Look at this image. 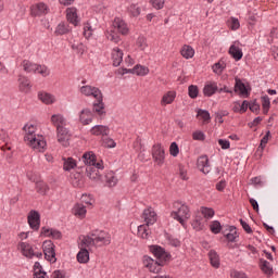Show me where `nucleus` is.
Wrapping results in <instances>:
<instances>
[{"mask_svg":"<svg viewBox=\"0 0 278 278\" xmlns=\"http://www.w3.org/2000/svg\"><path fill=\"white\" fill-rule=\"evenodd\" d=\"M179 177L184 181H188V170L186 167H184V165H179Z\"/></svg>","mask_w":278,"mask_h":278,"instance_id":"59","label":"nucleus"},{"mask_svg":"<svg viewBox=\"0 0 278 278\" xmlns=\"http://www.w3.org/2000/svg\"><path fill=\"white\" fill-rule=\"evenodd\" d=\"M249 110H251L253 114H260V104L257 102H253L250 104Z\"/></svg>","mask_w":278,"mask_h":278,"instance_id":"64","label":"nucleus"},{"mask_svg":"<svg viewBox=\"0 0 278 278\" xmlns=\"http://www.w3.org/2000/svg\"><path fill=\"white\" fill-rule=\"evenodd\" d=\"M101 142H102V147H104L105 149H115V147H116V141H114V139H112L108 136L102 137Z\"/></svg>","mask_w":278,"mask_h":278,"instance_id":"44","label":"nucleus"},{"mask_svg":"<svg viewBox=\"0 0 278 278\" xmlns=\"http://www.w3.org/2000/svg\"><path fill=\"white\" fill-rule=\"evenodd\" d=\"M228 27L232 31H237V29H240V21L237 17H230L228 20Z\"/></svg>","mask_w":278,"mask_h":278,"instance_id":"50","label":"nucleus"},{"mask_svg":"<svg viewBox=\"0 0 278 278\" xmlns=\"http://www.w3.org/2000/svg\"><path fill=\"white\" fill-rule=\"evenodd\" d=\"M91 136H101V138H105L110 136V127L105 125H96L90 129Z\"/></svg>","mask_w":278,"mask_h":278,"instance_id":"21","label":"nucleus"},{"mask_svg":"<svg viewBox=\"0 0 278 278\" xmlns=\"http://www.w3.org/2000/svg\"><path fill=\"white\" fill-rule=\"evenodd\" d=\"M41 236H43V238H52L53 240H60V238H62V232L58 229L42 227Z\"/></svg>","mask_w":278,"mask_h":278,"instance_id":"24","label":"nucleus"},{"mask_svg":"<svg viewBox=\"0 0 278 278\" xmlns=\"http://www.w3.org/2000/svg\"><path fill=\"white\" fill-rule=\"evenodd\" d=\"M149 251L161 265L166 266V263L170 262V253L166 252L164 248L160 245H150Z\"/></svg>","mask_w":278,"mask_h":278,"instance_id":"6","label":"nucleus"},{"mask_svg":"<svg viewBox=\"0 0 278 278\" xmlns=\"http://www.w3.org/2000/svg\"><path fill=\"white\" fill-rule=\"evenodd\" d=\"M105 38L115 45L121 42V36H129V25L125 20L115 17L112 25L104 33Z\"/></svg>","mask_w":278,"mask_h":278,"instance_id":"3","label":"nucleus"},{"mask_svg":"<svg viewBox=\"0 0 278 278\" xmlns=\"http://www.w3.org/2000/svg\"><path fill=\"white\" fill-rule=\"evenodd\" d=\"M17 81H18L20 92H24L25 94H27V92L31 90V81L26 76H23V75L18 76Z\"/></svg>","mask_w":278,"mask_h":278,"instance_id":"26","label":"nucleus"},{"mask_svg":"<svg viewBox=\"0 0 278 278\" xmlns=\"http://www.w3.org/2000/svg\"><path fill=\"white\" fill-rule=\"evenodd\" d=\"M83 162L87 165L86 176L91 179V181H96V184H98V181L101 180L100 170L105 168L103 160L97 159V154H94L92 151H89L83 154Z\"/></svg>","mask_w":278,"mask_h":278,"instance_id":"2","label":"nucleus"},{"mask_svg":"<svg viewBox=\"0 0 278 278\" xmlns=\"http://www.w3.org/2000/svg\"><path fill=\"white\" fill-rule=\"evenodd\" d=\"M142 264L144 268L149 270V273H153L154 275L162 273V266H164L160 261H155L149 255H144L142 257Z\"/></svg>","mask_w":278,"mask_h":278,"instance_id":"9","label":"nucleus"},{"mask_svg":"<svg viewBox=\"0 0 278 278\" xmlns=\"http://www.w3.org/2000/svg\"><path fill=\"white\" fill-rule=\"evenodd\" d=\"M188 94H189L190 99H197V97H199V87L197 85L189 86Z\"/></svg>","mask_w":278,"mask_h":278,"instance_id":"54","label":"nucleus"},{"mask_svg":"<svg viewBox=\"0 0 278 278\" xmlns=\"http://www.w3.org/2000/svg\"><path fill=\"white\" fill-rule=\"evenodd\" d=\"M70 31H71V27L64 22H61L54 30V36H64Z\"/></svg>","mask_w":278,"mask_h":278,"instance_id":"37","label":"nucleus"},{"mask_svg":"<svg viewBox=\"0 0 278 278\" xmlns=\"http://www.w3.org/2000/svg\"><path fill=\"white\" fill-rule=\"evenodd\" d=\"M25 143L34 151H37V153H45L47 151V140H45L42 135H36L31 139L26 140Z\"/></svg>","mask_w":278,"mask_h":278,"instance_id":"5","label":"nucleus"},{"mask_svg":"<svg viewBox=\"0 0 278 278\" xmlns=\"http://www.w3.org/2000/svg\"><path fill=\"white\" fill-rule=\"evenodd\" d=\"M228 53H229V55H231V58H233V60H236V62L240 61V59L243 55L242 49L240 48V42L235 41L230 46Z\"/></svg>","mask_w":278,"mask_h":278,"instance_id":"27","label":"nucleus"},{"mask_svg":"<svg viewBox=\"0 0 278 278\" xmlns=\"http://www.w3.org/2000/svg\"><path fill=\"white\" fill-rule=\"evenodd\" d=\"M72 213L74 216H77V218H86L88 211L86 210V205L77 203L72 208Z\"/></svg>","mask_w":278,"mask_h":278,"instance_id":"30","label":"nucleus"},{"mask_svg":"<svg viewBox=\"0 0 278 278\" xmlns=\"http://www.w3.org/2000/svg\"><path fill=\"white\" fill-rule=\"evenodd\" d=\"M223 229V226L220 225V222L218 220H213L210 225V230L212 233H220V230Z\"/></svg>","mask_w":278,"mask_h":278,"instance_id":"53","label":"nucleus"},{"mask_svg":"<svg viewBox=\"0 0 278 278\" xmlns=\"http://www.w3.org/2000/svg\"><path fill=\"white\" fill-rule=\"evenodd\" d=\"M127 12L130 16H140V8L138 7V4L132 3L127 8Z\"/></svg>","mask_w":278,"mask_h":278,"instance_id":"49","label":"nucleus"},{"mask_svg":"<svg viewBox=\"0 0 278 278\" xmlns=\"http://www.w3.org/2000/svg\"><path fill=\"white\" fill-rule=\"evenodd\" d=\"M28 225L34 231L40 229V213L37 211H30L27 216Z\"/></svg>","mask_w":278,"mask_h":278,"instance_id":"16","label":"nucleus"},{"mask_svg":"<svg viewBox=\"0 0 278 278\" xmlns=\"http://www.w3.org/2000/svg\"><path fill=\"white\" fill-rule=\"evenodd\" d=\"M269 138H270V130H268L266 132V135L261 139V143L258 146L257 151H261V153H262V151H264V149H266V144H268Z\"/></svg>","mask_w":278,"mask_h":278,"instance_id":"52","label":"nucleus"},{"mask_svg":"<svg viewBox=\"0 0 278 278\" xmlns=\"http://www.w3.org/2000/svg\"><path fill=\"white\" fill-rule=\"evenodd\" d=\"M94 119V113L92 110L85 108L78 113V121L81 125H90Z\"/></svg>","mask_w":278,"mask_h":278,"instance_id":"15","label":"nucleus"},{"mask_svg":"<svg viewBox=\"0 0 278 278\" xmlns=\"http://www.w3.org/2000/svg\"><path fill=\"white\" fill-rule=\"evenodd\" d=\"M112 244V236L103 230H93L87 236H83L79 243V252L76 260L79 264H88L90 262V252L88 249H98V247H108Z\"/></svg>","mask_w":278,"mask_h":278,"instance_id":"1","label":"nucleus"},{"mask_svg":"<svg viewBox=\"0 0 278 278\" xmlns=\"http://www.w3.org/2000/svg\"><path fill=\"white\" fill-rule=\"evenodd\" d=\"M170 216L184 226L187 220H190V206L181 201H176L173 203Z\"/></svg>","mask_w":278,"mask_h":278,"instance_id":"4","label":"nucleus"},{"mask_svg":"<svg viewBox=\"0 0 278 278\" xmlns=\"http://www.w3.org/2000/svg\"><path fill=\"white\" fill-rule=\"evenodd\" d=\"M152 160L156 166H164V162H166V150L162 143H155L152 147Z\"/></svg>","mask_w":278,"mask_h":278,"instance_id":"7","label":"nucleus"},{"mask_svg":"<svg viewBox=\"0 0 278 278\" xmlns=\"http://www.w3.org/2000/svg\"><path fill=\"white\" fill-rule=\"evenodd\" d=\"M66 18L68 23L77 27L79 25V15H77V9L75 8H67L66 9Z\"/></svg>","mask_w":278,"mask_h":278,"instance_id":"28","label":"nucleus"},{"mask_svg":"<svg viewBox=\"0 0 278 278\" xmlns=\"http://www.w3.org/2000/svg\"><path fill=\"white\" fill-rule=\"evenodd\" d=\"M260 268L264 273V275H273V266L268 263V261L264 258L260 260Z\"/></svg>","mask_w":278,"mask_h":278,"instance_id":"40","label":"nucleus"},{"mask_svg":"<svg viewBox=\"0 0 278 278\" xmlns=\"http://www.w3.org/2000/svg\"><path fill=\"white\" fill-rule=\"evenodd\" d=\"M35 74L41 75V77H49L51 75V70L47 65L37 64L35 68Z\"/></svg>","mask_w":278,"mask_h":278,"instance_id":"42","label":"nucleus"},{"mask_svg":"<svg viewBox=\"0 0 278 278\" xmlns=\"http://www.w3.org/2000/svg\"><path fill=\"white\" fill-rule=\"evenodd\" d=\"M77 168V161L73 157H63V170L71 172Z\"/></svg>","mask_w":278,"mask_h":278,"instance_id":"33","label":"nucleus"},{"mask_svg":"<svg viewBox=\"0 0 278 278\" xmlns=\"http://www.w3.org/2000/svg\"><path fill=\"white\" fill-rule=\"evenodd\" d=\"M235 81V92H239V94H242L243 97L249 94V91L247 90V85L242 83V79L236 77Z\"/></svg>","mask_w":278,"mask_h":278,"instance_id":"35","label":"nucleus"},{"mask_svg":"<svg viewBox=\"0 0 278 278\" xmlns=\"http://www.w3.org/2000/svg\"><path fill=\"white\" fill-rule=\"evenodd\" d=\"M39 101L43 102L46 105H51L55 103V96L47 92H39L38 93Z\"/></svg>","mask_w":278,"mask_h":278,"instance_id":"32","label":"nucleus"},{"mask_svg":"<svg viewBox=\"0 0 278 278\" xmlns=\"http://www.w3.org/2000/svg\"><path fill=\"white\" fill-rule=\"evenodd\" d=\"M218 92V83L216 81H206L203 88L204 97H214Z\"/></svg>","mask_w":278,"mask_h":278,"instance_id":"23","label":"nucleus"},{"mask_svg":"<svg viewBox=\"0 0 278 278\" xmlns=\"http://www.w3.org/2000/svg\"><path fill=\"white\" fill-rule=\"evenodd\" d=\"M31 16H45V14H49V7L45 4V2H38L30 7Z\"/></svg>","mask_w":278,"mask_h":278,"instance_id":"17","label":"nucleus"},{"mask_svg":"<svg viewBox=\"0 0 278 278\" xmlns=\"http://www.w3.org/2000/svg\"><path fill=\"white\" fill-rule=\"evenodd\" d=\"M80 94L83 97H89L90 99H101L103 93L101 92V89L94 86L85 85L79 88Z\"/></svg>","mask_w":278,"mask_h":278,"instance_id":"10","label":"nucleus"},{"mask_svg":"<svg viewBox=\"0 0 278 278\" xmlns=\"http://www.w3.org/2000/svg\"><path fill=\"white\" fill-rule=\"evenodd\" d=\"M42 249H43V254L45 257L48 262H52L55 263L56 258H55V245L53 244L52 241H45L42 244Z\"/></svg>","mask_w":278,"mask_h":278,"instance_id":"12","label":"nucleus"},{"mask_svg":"<svg viewBox=\"0 0 278 278\" xmlns=\"http://www.w3.org/2000/svg\"><path fill=\"white\" fill-rule=\"evenodd\" d=\"M105 178H106V186H109V188H114V186L118 184V178H116V176L112 172L108 173Z\"/></svg>","mask_w":278,"mask_h":278,"instance_id":"45","label":"nucleus"},{"mask_svg":"<svg viewBox=\"0 0 278 278\" xmlns=\"http://www.w3.org/2000/svg\"><path fill=\"white\" fill-rule=\"evenodd\" d=\"M138 49H140L141 51H144V49H147V47H149V45L147 43V39L144 37H138L137 42H136Z\"/></svg>","mask_w":278,"mask_h":278,"instance_id":"56","label":"nucleus"},{"mask_svg":"<svg viewBox=\"0 0 278 278\" xmlns=\"http://www.w3.org/2000/svg\"><path fill=\"white\" fill-rule=\"evenodd\" d=\"M149 225L143 224L138 226V238H141L142 240H149V236H151V231L149 230Z\"/></svg>","mask_w":278,"mask_h":278,"instance_id":"34","label":"nucleus"},{"mask_svg":"<svg viewBox=\"0 0 278 278\" xmlns=\"http://www.w3.org/2000/svg\"><path fill=\"white\" fill-rule=\"evenodd\" d=\"M51 278H66V271L56 269L52 273Z\"/></svg>","mask_w":278,"mask_h":278,"instance_id":"60","label":"nucleus"},{"mask_svg":"<svg viewBox=\"0 0 278 278\" xmlns=\"http://www.w3.org/2000/svg\"><path fill=\"white\" fill-rule=\"evenodd\" d=\"M208 260H210L211 266H213V268H220V256L218 255V253L215 250H211L208 252Z\"/></svg>","mask_w":278,"mask_h":278,"instance_id":"31","label":"nucleus"},{"mask_svg":"<svg viewBox=\"0 0 278 278\" xmlns=\"http://www.w3.org/2000/svg\"><path fill=\"white\" fill-rule=\"evenodd\" d=\"M200 214H202V216H203V218H205V220H210V219L214 218L216 212L212 207L202 206V207H200Z\"/></svg>","mask_w":278,"mask_h":278,"instance_id":"38","label":"nucleus"},{"mask_svg":"<svg viewBox=\"0 0 278 278\" xmlns=\"http://www.w3.org/2000/svg\"><path fill=\"white\" fill-rule=\"evenodd\" d=\"M141 218L148 226L155 225L157 223V213L154 207L149 206L143 210Z\"/></svg>","mask_w":278,"mask_h":278,"instance_id":"11","label":"nucleus"},{"mask_svg":"<svg viewBox=\"0 0 278 278\" xmlns=\"http://www.w3.org/2000/svg\"><path fill=\"white\" fill-rule=\"evenodd\" d=\"M225 62L219 61L212 66L213 73H215L216 75H223V71H225Z\"/></svg>","mask_w":278,"mask_h":278,"instance_id":"51","label":"nucleus"},{"mask_svg":"<svg viewBox=\"0 0 278 278\" xmlns=\"http://www.w3.org/2000/svg\"><path fill=\"white\" fill-rule=\"evenodd\" d=\"M17 249L18 251H21L22 255H24V257H35V255L37 257H42V253L36 254L34 252V247H31V244L27 243V242H20L17 244Z\"/></svg>","mask_w":278,"mask_h":278,"instance_id":"13","label":"nucleus"},{"mask_svg":"<svg viewBox=\"0 0 278 278\" xmlns=\"http://www.w3.org/2000/svg\"><path fill=\"white\" fill-rule=\"evenodd\" d=\"M56 138L60 144H62L63 147H68V140H71V132H68V129L66 127L59 128L56 130Z\"/></svg>","mask_w":278,"mask_h":278,"instance_id":"20","label":"nucleus"},{"mask_svg":"<svg viewBox=\"0 0 278 278\" xmlns=\"http://www.w3.org/2000/svg\"><path fill=\"white\" fill-rule=\"evenodd\" d=\"M198 116H200V118H202V121L204 122V123H208L210 121H211V116H210V112L208 111H206V110H199L198 111Z\"/></svg>","mask_w":278,"mask_h":278,"instance_id":"55","label":"nucleus"},{"mask_svg":"<svg viewBox=\"0 0 278 278\" xmlns=\"http://www.w3.org/2000/svg\"><path fill=\"white\" fill-rule=\"evenodd\" d=\"M51 123L52 125L58 129H62L68 125V121H66V117L62 114H54L51 116Z\"/></svg>","mask_w":278,"mask_h":278,"instance_id":"22","label":"nucleus"},{"mask_svg":"<svg viewBox=\"0 0 278 278\" xmlns=\"http://www.w3.org/2000/svg\"><path fill=\"white\" fill-rule=\"evenodd\" d=\"M92 112L93 114H97L99 118H105L106 112L105 103L103 102V96H100V98H96V101L92 103Z\"/></svg>","mask_w":278,"mask_h":278,"instance_id":"14","label":"nucleus"},{"mask_svg":"<svg viewBox=\"0 0 278 278\" xmlns=\"http://www.w3.org/2000/svg\"><path fill=\"white\" fill-rule=\"evenodd\" d=\"M205 223L206 220H204L203 217L197 216L192 223V227L193 229H195V231H203V228L205 227Z\"/></svg>","mask_w":278,"mask_h":278,"instance_id":"43","label":"nucleus"},{"mask_svg":"<svg viewBox=\"0 0 278 278\" xmlns=\"http://www.w3.org/2000/svg\"><path fill=\"white\" fill-rule=\"evenodd\" d=\"M151 5L154 10H162L164 8V0H150Z\"/></svg>","mask_w":278,"mask_h":278,"instance_id":"58","label":"nucleus"},{"mask_svg":"<svg viewBox=\"0 0 278 278\" xmlns=\"http://www.w3.org/2000/svg\"><path fill=\"white\" fill-rule=\"evenodd\" d=\"M261 101H262L263 114H268L270 110V98H268V96H263L261 98Z\"/></svg>","mask_w":278,"mask_h":278,"instance_id":"48","label":"nucleus"},{"mask_svg":"<svg viewBox=\"0 0 278 278\" xmlns=\"http://www.w3.org/2000/svg\"><path fill=\"white\" fill-rule=\"evenodd\" d=\"M23 131H24V142H26L27 140H31V138L39 135L37 132L38 131V126H36L31 123L25 124L24 127H23Z\"/></svg>","mask_w":278,"mask_h":278,"instance_id":"19","label":"nucleus"},{"mask_svg":"<svg viewBox=\"0 0 278 278\" xmlns=\"http://www.w3.org/2000/svg\"><path fill=\"white\" fill-rule=\"evenodd\" d=\"M94 34V29L92 28V25L89 24V22H86L83 24V36L86 38V40H90L92 38V35Z\"/></svg>","mask_w":278,"mask_h":278,"instance_id":"39","label":"nucleus"},{"mask_svg":"<svg viewBox=\"0 0 278 278\" xmlns=\"http://www.w3.org/2000/svg\"><path fill=\"white\" fill-rule=\"evenodd\" d=\"M119 75H137L138 77H147V75L150 73V70L148 66L137 64L132 68L123 67L118 70Z\"/></svg>","mask_w":278,"mask_h":278,"instance_id":"8","label":"nucleus"},{"mask_svg":"<svg viewBox=\"0 0 278 278\" xmlns=\"http://www.w3.org/2000/svg\"><path fill=\"white\" fill-rule=\"evenodd\" d=\"M36 191L39 194H47L49 192V186L45 181H38L36 182Z\"/></svg>","mask_w":278,"mask_h":278,"instance_id":"47","label":"nucleus"},{"mask_svg":"<svg viewBox=\"0 0 278 278\" xmlns=\"http://www.w3.org/2000/svg\"><path fill=\"white\" fill-rule=\"evenodd\" d=\"M218 144L224 150L229 149V147H231V143L229 142V140H225V139H219Z\"/></svg>","mask_w":278,"mask_h":278,"instance_id":"63","label":"nucleus"},{"mask_svg":"<svg viewBox=\"0 0 278 278\" xmlns=\"http://www.w3.org/2000/svg\"><path fill=\"white\" fill-rule=\"evenodd\" d=\"M198 168L201 170V173H204V175H207L210 170H212V167L210 166V159H207V155H202L198 159Z\"/></svg>","mask_w":278,"mask_h":278,"instance_id":"25","label":"nucleus"},{"mask_svg":"<svg viewBox=\"0 0 278 278\" xmlns=\"http://www.w3.org/2000/svg\"><path fill=\"white\" fill-rule=\"evenodd\" d=\"M193 140H205V134L203 131L198 130L192 134Z\"/></svg>","mask_w":278,"mask_h":278,"instance_id":"61","label":"nucleus"},{"mask_svg":"<svg viewBox=\"0 0 278 278\" xmlns=\"http://www.w3.org/2000/svg\"><path fill=\"white\" fill-rule=\"evenodd\" d=\"M225 238L228 240V242H236V238H238V231L236 230V227L230 226L229 232L225 233Z\"/></svg>","mask_w":278,"mask_h":278,"instance_id":"46","label":"nucleus"},{"mask_svg":"<svg viewBox=\"0 0 278 278\" xmlns=\"http://www.w3.org/2000/svg\"><path fill=\"white\" fill-rule=\"evenodd\" d=\"M180 55H182L185 60H192V58H194V49L192 46L185 45L180 50Z\"/></svg>","mask_w":278,"mask_h":278,"instance_id":"36","label":"nucleus"},{"mask_svg":"<svg viewBox=\"0 0 278 278\" xmlns=\"http://www.w3.org/2000/svg\"><path fill=\"white\" fill-rule=\"evenodd\" d=\"M134 64H136V60H134L131 55H127L124 60V65L129 67V66H134Z\"/></svg>","mask_w":278,"mask_h":278,"instance_id":"62","label":"nucleus"},{"mask_svg":"<svg viewBox=\"0 0 278 278\" xmlns=\"http://www.w3.org/2000/svg\"><path fill=\"white\" fill-rule=\"evenodd\" d=\"M169 154L172 155V157H177V155H179V146H177V142L170 143Z\"/></svg>","mask_w":278,"mask_h":278,"instance_id":"57","label":"nucleus"},{"mask_svg":"<svg viewBox=\"0 0 278 278\" xmlns=\"http://www.w3.org/2000/svg\"><path fill=\"white\" fill-rule=\"evenodd\" d=\"M175 99H177V91L169 90L163 93L160 105L161 108H166V105H173L175 103Z\"/></svg>","mask_w":278,"mask_h":278,"instance_id":"18","label":"nucleus"},{"mask_svg":"<svg viewBox=\"0 0 278 278\" xmlns=\"http://www.w3.org/2000/svg\"><path fill=\"white\" fill-rule=\"evenodd\" d=\"M111 58L113 66H121V64H123V50H121V48L118 47L113 48L111 52Z\"/></svg>","mask_w":278,"mask_h":278,"instance_id":"29","label":"nucleus"},{"mask_svg":"<svg viewBox=\"0 0 278 278\" xmlns=\"http://www.w3.org/2000/svg\"><path fill=\"white\" fill-rule=\"evenodd\" d=\"M38 64L31 63L29 60H24L22 62V67L25 73H36Z\"/></svg>","mask_w":278,"mask_h":278,"instance_id":"41","label":"nucleus"}]
</instances>
